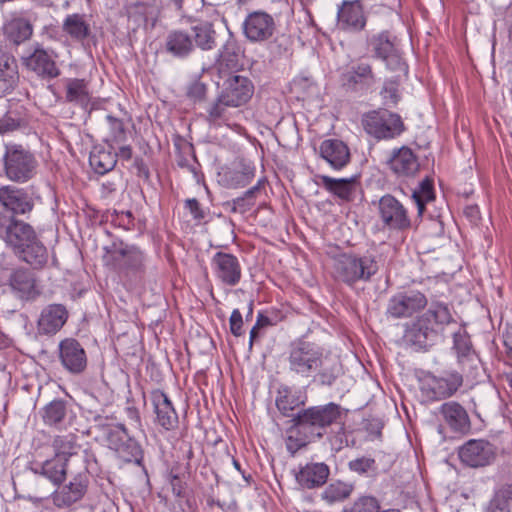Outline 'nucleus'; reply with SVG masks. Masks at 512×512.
I'll use <instances>...</instances> for the list:
<instances>
[{
  "label": "nucleus",
  "mask_w": 512,
  "mask_h": 512,
  "mask_svg": "<svg viewBox=\"0 0 512 512\" xmlns=\"http://www.w3.org/2000/svg\"><path fill=\"white\" fill-rule=\"evenodd\" d=\"M207 86L203 82L196 80L187 88V96L194 102H201L206 98Z\"/></svg>",
  "instance_id": "56"
},
{
  "label": "nucleus",
  "mask_w": 512,
  "mask_h": 512,
  "mask_svg": "<svg viewBox=\"0 0 512 512\" xmlns=\"http://www.w3.org/2000/svg\"><path fill=\"white\" fill-rule=\"evenodd\" d=\"M340 417V407L329 403L323 406L310 407L299 411L293 422L299 434L306 435L308 439L323 437L326 428Z\"/></svg>",
  "instance_id": "4"
},
{
  "label": "nucleus",
  "mask_w": 512,
  "mask_h": 512,
  "mask_svg": "<svg viewBox=\"0 0 512 512\" xmlns=\"http://www.w3.org/2000/svg\"><path fill=\"white\" fill-rule=\"evenodd\" d=\"M114 153L123 160H130L132 158V148L130 145H122L119 147L118 152Z\"/></svg>",
  "instance_id": "64"
},
{
  "label": "nucleus",
  "mask_w": 512,
  "mask_h": 512,
  "mask_svg": "<svg viewBox=\"0 0 512 512\" xmlns=\"http://www.w3.org/2000/svg\"><path fill=\"white\" fill-rule=\"evenodd\" d=\"M353 490L354 486L352 484L337 480L326 486L320 497L328 505H333L348 499Z\"/></svg>",
  "instance_id": "40"
},
{
  "label": "nucleus",
  "mask_w": 512,
  "mask_h": 512,
  "mask_svg": "<svg viewBox=\"0 0 512 512\" xmlns=\"http://www.w3.org/2000/svg\"><path fill=\"white\" fill-rule=\"evenodd\" d=\"M275 21L271 15L263 11H255L247 15L243 22L244 35L251 42H263L272 37Z\"/></svg>",
  "instance_id": "13"
},
{
  "label": "nucleus",
  "mask_w": 512,
  "mask_h": 512,
  "mask_svg": "<svg viewBox=\"0 0 512 512\" xmlns=\"http://www.w3.org/2000/svg\"><path fill=\"white\" fill-rule=\"evenodd\" d=\"M304 404V400L289 388H282L278 391L276 406L284 416H291V412Z\"/></svg>",
  "instance_id": "46"
},
{
  "label": "nucleus",
  "mask_w": 512,
  "mask_h": 512,
  "mask_svg": "<svg viewBox=\"0 0 512 512\" xmlns=\"http://www.w3.org/2000/svg\"><path fill=\"white\" fill-rule=\"evenodd\" d=\"M115 266L119 269H126L140 273L144 270L145 256L139 248L121 243L112 252Z\"/></svg>",
  "instance_id": "23"
},
{
  "label": "nucleus",
  "mask_w": 512,
  "mask_h": 512,
  "mask_svg": "<svg viewBox=\"0 0 512 512\" xmlns=\"http://www.w3.org/2000/svg\"><path fill=\"white\" fill-rule=\"evenodd\" d=\"M19 259L29 264L33 269H43L49 259L48 250L40 241L39 237L28 244L23 250L16 254Z\"/></svg>",
  "instance_id": "34"
},
{
  "label": "nucleus",
  "mask_w": 512,
  "mask_h": 512,
  "mask_svg": "<svg viewBox=\"0 0 512 512\" xmlns=\"http://www.w3.org/2000/svg\"><path fill=\"white\" fill-rule=\"evenodd\" d=\"M379 504L376 498L372 496H362L358 498L350 509H345L344 512H377Z\"/></svg>",
  "instance_id": "54"
},
{
  "label": "nucleus",
  "mask_w": 512,
  "mask_h": 512,
  "mask_svg": "<svg viewBox=\"0 0 512 512\" xmlns=\"http://www.w3.org/2000/svg\"><path fill=\"white\" fill-rule=\"evenodd\" d=\"M454 326H457V321L449 306L433 301L424 313L404 325L401 343L414 351H427L447 328Z\"/></svg>",
  "instance_id": "1"
},
{
  "label": "nucleus",
  "mask_w": 512,
  "mask_h": 512,
  "mask_svg": "<svg viewBox=\"0 0 512 512\" xmlns=\"http://www.w3.org/2000/svg\"><path fill=\"white\" fill-rule=\"evenodd\" d=\"M503 343L506 348V353L512 359V327H507L503 333Z\"/></svg>",
  "instance_id": "61"
},
{
  "label": "nucleus",
  "mask_w": 512,
  "mask_h": 512,
  "mask_svg": "<svg viewBox=\"0 0 512 512\" xmlns=\"http://www.w3.org/2000/svg\"><path fill=\"white\" fill-rule=\"evenodd\" d=\"M219 94L227 102L234 104L238 108L245 105L252 98L254 85L248 77L232 75L224 81Z\"/></svg>",
  "instance_id": "15"
},
{
  "label": "nucleus",
  "mask_w": 512,
  "mask_h": 512,
  "mask_svg": "<svg viewBox=\"0 0 512 512\" xmlns=\"http://www.w3.org/2000/svg\"><path fill=\"white\" fill-rule=\"evenodd\" d=\"M37 237L36 231L30 224L0 212V238L15 255L28 247V244Z\"/></svg>",
  "instance_id": "6"
},
{
  "label": "nucleus",
  "mask_w": 512,
  "mask_h": 512,
  "mask_svg": "<svg viewBox=\"0 0 512 512\" xmlns=\"http://www.w3.org/2000/svg\"><path fill=\"white\" fill-rule=\"evenodd\" d=\"M440 414L451 430L458 433H466L470 430V419L467 411L455 401L441 405Z\"/></svg>",
  "instance_id": "28"
},
{
  "label": "nucleus",
  "mask_w": 512,
  "mask_h": 512,
  "mask_svg": "<svg viewBox=\"0 0 512 512\" xmlns=\"http://www.w3.org/2000/svg\"><path fill=\"white\" fill-rule=\"evenodd\" d=\"M108 437L111 447L119 453L121 458L127 462L140 461L142 450L135 440L131 438L124 440L118 431H110Z\"/></svg>",
  "instance_id": "33"
},
{
  "label": "nucleus",
  "mask_w": 512,
  "mask_h": 512,
  "mask_svg": "<svg viewBox=\"0 0 512 512\" xmlns=\"http://www.w3.org/2000/svg\"><path fill=\"white\" fill-rule=\"evenodd\" d=\"M388 165L398 177L414 176L420 167L416 155L406 146L393 151Z\"/></svg>",
  "instance_id": "27"
},
{
  "label": "nucleus",
  "mask_w": 512,
  "mask_h": 512,
  "mask_svg": "<svg viewBox=\"0 0 512 512\" xmlns=\"http://www.w3.org/2000/svg\"><path fill=\"white\" fill-rule=\"evenodd\" d=\"M330 475V468L323 462H310L301 467L296 474L297 483L304 489L323 486Z\"/></svg>",
  "instance_id": "24"
},
{
  "label": "nucleus",
  "mask_w": 512,
  "mask_h": 512,
  "mask_svg": "<svg viewBox=\"0 0 512 512\" xmlns=\"http://www.w3.org/2000/svg\"><path fill=\"white\" fill-rule=\"evenodd\" d=\"M362 124L365 131L377 139H392L404 130L401 117L386 109L367 113Z\"/></svg>",
  "instance_id": "7"
},
{
  "label": "nucleus",
  "mask_w": 512,
  "mask_h": 512,
  "mask_svg": "<svg viewBox=\"0 0 512 512\" xmlns=\"http://www.w3.org/2000/svg\"><path fill=\"white\" fill-rule=\"evenodd\" d=\"M254 203L249 202L244 196L238 197L233 200V211H236L238 208H241L243 211L250 208Z\"/></svg>",
  "instance_id": "63"
},
{
  "label": "nucleus",
  "mask_w": 512,
  "mask_h": 512,
  "mask_svg": "<svg viewBox=\"0 0 512 512\" xmlns=\"http://www.w3.org/2000/svg\"><path fill=\"white\" fill-rule=\"evenodd\" d=\"M378 271V265L371 256L357 257L342 254L335 259L334 272L338 280L351 286L357 281H369Z\"/></svg>",
  "instance_id": "5"
},
{
  "label": "nucleus",
  "mask_w": 512,
  "mask_h": 512,
  "mask_svg": "<svg viewBox=\"0 0 512 512\" xmlns=\"http://www.w3.org/2000/svg\"><path fill=\"white\" fill-rule=\"evenodd\" d=\"M89 472L86 467L73 475L68 484L53 494V501L58 507L69 506L81 500L87 492Z\"/></svg>",
  "instance_id": "12"
},
{
  "label": "nucleus",
  "mask_w": 512,
  "mask_h": 512,
  "mask_svg": "<svg viewBox=\"0 0 512 512\" xmlns=\"http://www.w3.org/2000/svg\"><path fill=\"white\" fill-rule=\"evenodd\" d=\"M511 503L512 485H505L495 492L484 512H510Z\"/></svg>",
  "instance_id": "44"
},
{
  "label": "nucleus",
  "mask_w": 512,
  "mask_h": 512,
  "mask_svg": "<svg viewBox=\"0 0 512 512\" xmlns=\"http://www.w3.org/2000/svg\"><path fill=\"white\" fill-rule=\"evenodd\" d=\"M35 474H40L51 481L54 485H61L66 479L68 471V458L53 457L42 464L33 467Z\"/></svg>",
  "instance_id": "29"
},
{
  "label": "nucleus",
  "mask_w": 512,
  "mask_h": 512,
  "mask_svg": "<svg viewBox=\"0 0 512 512\" xmlns=\"http://www.w3.org/2000/svg\"><path fill=\"white\" fill-rule=\"evenodd\" d=\"M21 125V119L12 112H7L0 118V134H5L17 130Z\"/></svg>",
  "instance_id": "55"
},
{
  "label": "nucleus",
  "mask_w": 512,
  "mask_h": 512,
  "mask_svg": "<svg viewBox=\"0 0 512 512\" xmlns=\"http://www.w3.org/2000/svg\"><path fill=\"white\" fill-rule=\"evenodd\" d=\"M65 99L69 103L87 107L91 101L89 82L85 79L69 78L65 80Z\"/></svg>",
  "instance_id": "32"
},
{
  "label": "nucleus",
  "mask_w": 512,
  "mask_h": 512,
  "mask_svg": "<svg viewBox=\"0 0 512 512\" xmlns=\"http://www.w3.org/2000/svg\"><path fill=\"white\" fill-rule=\"evenodd\" d=\"M134 166L137 169V175L139 177H142L146 180L149 178V169L141 158L135 159Z\"/></svg>",
  "instance_id": "62"
},
{
  "label": "nucleus",
  "mask_w": 512,
  "mask_h": 512,
  "mask_svg": "<svg viewBox=\"0 0 512 512\" xmlns=\"http://www.w3.org/2000/svg\"><path fill=\"white\" fill-rule=\"evenodd\" d=\"M319 153L320 156L335 170L342 169L350 161L349 148L344 142L338 139L324 140L320 144Z\"/></svg>",
  "instance_id": "26"
},
{
  "label": "nucleus",
  "mask_w": 512,
  "mask_h": 512,
  "mask_svg": "<svg viewBox=\"0 0 512 512\" xmlns=\"http://www.w3.org/2000/svg\"><path fill=\"white\" fill-rule=\"evenodd\" d=\"M0 204L13 214L28 213L34 206L25 190L10 185L0 187Z\"/></svg>",
  "instance_id": "21"
},
{
  "label": "nucleus",
  "mask_w": 512,
  "mask_h": 512,
  "mask_svg": "<svg viewBox=\"0 0 512 512\" xmlns=\"http://www.w3.org/2000/svg\"><path fill=\"white\" fill-rule=\"evenodd\" d=\"M453 349L457 353L459 362H463L465 359L473 360L474 352L470 339L464 330L459 329L453 332Z\"/></svg>",
  "instance_id": "48"
},
{
  "label": "nucleus",
  "mask_w": 512,
  "mask_h": 512,
  "mask_svg": "<svg viewBox=\"0 0 512 512\" xmlns=\"http://www.w3.org/2000/svg\"><path fill=\"white\" fill-rule=\"evenodd\" d=\"M237 108L234 104H230L221 94L207 108V121L215 126L222 124L229 125L231 120V109Z\"/></svg>",
  "instance_id": "38"
},
{
  "label": "nucleus",
  "mask_w": 512,
  "mask_h": 512,
  "mask_svg": "<svg viewBox=\"0 0 512 512\" xmlns=\"http://www.w3.org/2000/svg\"><path fill=\"white\" fill-rule=\"evenodd\" d=\"M59 359L66 371L71 374H80L87 367V355L74 338H65L58 345Z\"/></svg>",
  "instance_id": "11"
},
{
  "label": "nucleus",
  "mask_w": 512,
  "mask_h": 512,
  "mask_svg": "<svg viewBox=\"0 0 512 512\" xmlns=\"http://www.w3.org/2000/svg\"><path fill=\"white\" fill-rule=\"evenodd\" d=\"M5 31L9 40L19 45L32 36L33 27L28 20L17 18L7 24Z\"/></svg>",
  "instance_id": "43"
},
{
  "label": "nucleus",
  "mask_w": 512,
  "mask_h": 512,
  "mask_svg": "<svg viewBox=\"0 0 512 512\" xmlns=\"http://www.w3.org/2000/svg\"><path fill=\"white\" fill-rule=\"evenodd\" d=\"M217 278L228 286H235L241 279V265L236 256L217 252L212 258Z\"/></svg>",
  "instance_id": "18"
},
{
  "label": "nucleus",
  "mask_w": 512,
  "mask_h": 512,
  "mask_svg": "<svg viewBox=\"0 0 512 512\" xmlns=\"http://www.w3.org/2000/svg\"><path fill=\"white\" fill-rule=\"evenodd\" d=\"M428 304L427 297L418 290L398 292L390 297L386 315L393 319L410 318L422 311Z\"/></svg>",
  "instance_id": "8"
},
{
  "label": "nucleus",
  "mask_w": 512,
  "mask_h": 512,
  "mask_svg": "<svg viewBox=\"0 0 512 512\" xmlns=\"http://www.w3.org/2000/svg\"><path fill=\"white\" fill-rule=\"evenodd\" d=\"M167 52L175 57L184 58L194 50V44L191 36L184 31H171L165 41Z\"/></svg>",
  "instance_id": "35"
},
{
  "label": "nucleus",
  "mask_w": 512,
  "mask_h": 512,
  "mask_svg": "<svg viewBox=\"0 0 512 512\" xmlns=\"http://www.w3.org/2000/svg\"><path fill=\"white\" fill-rule=\"evenodd\" d=\"M368 43L372 46L375 56L382 60L395 50L387 32L372 36L368 39Z\"/></svg>",
  "instance_id": "50"
},
{
  "label": "nucleus",
  "mask_w": 512,
  "mask_h": 512,
  "mask_svg": "<svg viewBox=\"0 0 512 512\" xmlns=\"http://www.w3.org/2000/svg\"><path fill=\"white\" fill-rule=\"evenodd\" d=\"M229 324L230 331L234 336L239 337L242 335L243 318L241 312L238 309H234L232 311L229 319Z\"/></svg>",
  "instance_id": "57"
},
{
  "label": "nucleus",
  "mask_w": 512,
  "mask_h": 512,
  "mask_svg": "<svg viewBox=\"0 0 512 512\" xmlns=\"http://www.w3.org/2000/svg\"><path fill=\"white\" fill-rule=\"evenodd\" d=\"M89 163L96 173L104 175L115 167L117 155L112 150L94 147L90 153Z\"/></svg>",
  "instance_id": "39"
},
{
  "label": "nucleus",
  "mask_w": 512,
  "mask_h": 512,
  "mask_svg": "<svg viewBox=\"0 0 512 512\" xmlns=\"http://www.w3.org/2000/svg\"><path fill=\"white\" fill-rule=\"evenodd\" d=\"M68 311L62 304H50L43 308L37 321L39 335L56 334L66 323Z\"/></svg>",
  "instance_id": "17"
},
{
  "label": "nucleus",
  "mask_w": 512,
  "mask_h": 512,
  "mask_svg": "<svg viewBox=\"0 0 512 512\" xmlns=\"http://www.w3.org/2000/svg\"><path fill=\"white\" fill-rule=\"evenodd\" d=\"M23 64L28 70L43 79H53L60 75V70L53 57L39 46L30 55L23 58Z\"/></svg>",
  "instance_id": "19"
},
{
  "label": "nucleus",
  "mask_w": 512,
  "mask_h": 512,
  "mask_svg": "<svg viewBox=\"0 0 512 512\" xmlns=\"http://www.w3.org/2000/svg\"><path fill=\"white\" fill-rule=\"evenodd\" d=\"M378 212L384 227L389 230L405 231L412 226L405 206L390 194H386L379 199Z\"/></svg>",
  "instance_id": "9"
},
{
  "label": "nucleus",
  "mask_w": 512,
  "mask_h": 512,
  "mask_svg": "<svg viewBox=\"0 0 512 512\" xmlns=\"http://www.w3.org/2000/svg\"><path fill=\"white\" fill-rule=\"evenodd\" d=\"M290 433L286 439V448L292 455L302 447H305L309 442L314 441L313 439H308L306 435L299 434L295 425Z\"/></svg>",
  "instance_id": "53"
},
{
  "label": "nucleus",
  "mask_w": 512,
  "mask_h": 512,
  "mask_svg": "<svg viewBox=\"0 0 512 512\" xmlns=\"http://www.w3.org/2000/svg\"><path fill=\"white\" fill-rule=\"evenodd\" d=\"M338 25L343 30L358 32L366 25V16L358 0L343 1L337 13Z\"/></svg>",
  "instance_id": "22"
},
{
  "label": "nucleus",
  "mask_w": 512,
  "mask_h": 512,
  "mask_svg": "<svg viewBox=\"0 0 512 512\" xmlns=\"http://www.w3.org/2000/svg\"><path fill=\"white\" fill-rule=\"evenodd\" d=\"M62 32L74 42L83 43L90 35V24L85 15L73 13L67 15L62 23Z\"/></svg>",
  "instance_id": "30"
},
{
  "label": "nucleus",
  "mask_w": 512,
  "mask_h": 512,
  "mask_svg": "<svg viewBox=\"0 0 512 512\" xmlns=\"http://www.w3.org/2000/svg\"><path fill=\"white\" fill-rule=\"evenodd\" d=\"M36 156L20 144H6L3 155L4 174L11 182L24 184L32 180L38 172Z\"/></svg>",
  "instance_id": "3"
},
{
  "label": "nucleus",
  "mask_w": 512,
  "mask_h": 512,
  "mask_svg": "<svg viewBox=\"0 0 512 512\" xmlns=\"http://www.w3.org/2000/svg\"><path fill=\"white\" fill-rule=\"evenodd\" d=\"M18 82L17 60L7 47L0 45V97L12 92Z\"/></svg>",
  "instance_id": "20"
},
{
  "label": "nucleus",
  "mask_w": 512,
  "mask_h": 512,
  "mask_svg": "<svg viewBox=\"0 0 512 512\" xmlns=\"http://www.w3.org/2000/svg\"><path fill=\"white\" fill-rule=\"evenodd\" d=\"M434 191H433V182L432 180L426 178L420 182L419 188L413 191L412 199L414 200L417 210L418 216L422 217L426 204L432 200H434Z\"/></svg>",
  "instance_id": "47"
},
{
  "label": "nucleus",
  "mask_w": 512,
  "mask_h": 512,
  "mask_svg": "<svg viewBox=\"0 0 512 512\" xmlns=\"http://www.w3.org/2000/svg\"><path fill=\"white\" fill-rule=\"evenodd\" d=\"M288 367L290 372L301 377L314 378L321 384L330 386L341 372V365L330 357L316 343L298 339L289 346Z\"/></svg>",
  "instance_id": "2"
},
{
  "label": "nucleus",
  "mask_w": 512,
  "mask_h": 512,
  "mask_svg": "<svg viewBox=\"0 0 512 512\" xmlns=\"http://www.w3.org/2000/svg\"><path fill=\"white\" fill-rule=\"evenodd\" d=\"M344 82L349 87L370 88L376 83V76L368 63H357L344 74Z\"/></svg>",
  "instance_id": "31"
},
{
  "label": "nucleus",
  "mask_w": 512,
  "mask_h": 512,
  "mask_svg": "<svg viewBox=\"0 0 512 512\" xmlns=\"http://www.w3.org/2000/svg\"><path fill=\"white\" fill-rule=\"evenodd\" d=\"M194 41L197 47L202 50H212L216 45V31L212 23L199 22L192 27Z\"/></svg>",
  "instance_id": "42"
},
{
  "label": "nucleus",
  "mask_w": 512,
  "mask_h": 512,
  "mask_svg": "<svg viewBox=\"0 0 512 512\" xmlns=\"http://www.w3.org/2000/svg\"><path fill=\"white\" fill-rule=\"evenodd\" d=\"M67 414L66 403L63 400H53L48 403L42 411V419L46 425H60Z\"/></svg>",
  "instance_id": "45"
},
{
  "label": "nucleus",
  "mask_w": 512,
  "mask_h": 512,
  "mask_svg": "<svg viewBox=\"0 0 512 512\" xmlns=\"http://www.w3.org/2000/svg\"><path fill=\"white\" fill-rule=\"evenodd\" d=\"M196 1L197 0H170V3L182 16H188L193 11Z\"/></svg>",
  "instance_id": "59"
},
{
  "label": "nucleus",
  "mask_w": 512,
  "mask_h": 512,
  "mask_svg": "<svg viewBox=\"0 0 512 512\" xmlns=\"http://www.w3.org/2000/svg\"><path fill=\"white\" fill-rule=\"evenodd\" d=\"M186 208L189 210L191 215L193 216L194 220L196 221H202L206 217L205 210L201 207L198 200L195 198L193 199H187L186 202Z\"/></svg>",
  "instance_id": "58"
},
{
  "label": "nucleus",
  "mask_w": 512,
  "mask_h": 512,
  "mask_svg": "<svg viewBox=\"0 0 512 512\" xmlns=\"http://www.w3.org/2000/svg\"><path fill=\"white\" fill-rule=\"evenodd\" d=\"M150 400L155 414V423L167 431L176 428L178 414L167 394L160 389H155L150 393Z\"/></svg>",
  "instance_id": "16"
},
{
  "label": "nucleus",
  "mask_w": 512,
  "mask_h": 512,
  "mask_svg": "<svg viewBox=\"0 0 512 512\" xmlns=\"http://www.w3.org/2000/svg\"><path fill=\"white\" fill-rule=\"evenodd\" d=\"M348 468L360 476L375 477L378 474V467L373 458L359 457L348 462Z\"/></svg>",
  "instance_id": "49"
},
{
  "label": "nucleus",
  "mask_w": 512,
  "mask_h": 512,
  "mask_svg": "<svg viewBox=\"0 0 512 512\" xmlns=\"http://www.w3.org/2000/svg\"><path fill=\"white\" fill-rule=\"evenodd\" d=\"M109 135L105 138L107 143L121 144L127 140V133L122 120L111 115L106 116Z\"/></svg>",
  "instance_id": "51"
},
{
  "label": "nucleus",
  "mask_w": 512,
  "mask_h": 512,
  "mask_svg": "<svg viewBox=\"0 0 512 512\" xmlns=\"http://www.w3.org/2000/svg\"><path fill=\"white\" fill-rule=\"evenodd\" d=\"M9 285L18 297L24 300H33L40 294L34 274L25 268L16 269L11 273Z\"/></svg>",
  "instance_id": "25"
},
{
  "label": "nucleus",
  "mask_w": 512,
  "mask_h": 512,
  "mask_svg": "<svg viewBox=\"0 0 512 512\" xmlns=\"http://www.w3.org/2000/svg\"><path fill=\"white\" fill-rule=\"evenodd\" d=\"M496 454V447L485 439L468 440L458 451L461 462L471 468L490 465L494 462Z\"/></svg>",
  "instance_id": "10"
},
{
  "label": "nucleus",
  "mask_w": 512,
  "mask_h": 512,
  "mask_svg": "<svg viewBox=\"0 0 512 512\" xmlns=\"http://www.w3.org/2000/svg\"><path fill=\"white\" fill-rule=\"evenodd\" d=\"M322 186L342 200L349 201L356 188L355 178L335 179L326 175L320 176Z\"/></svg>",
  "instance_id": "36"
},
{
  "label": "nucleus",
  "mask_w": 512,
  "mask_h": 512,
  "mask_svg": "<svg viewBox=\"0 0 512 512\" xmlns=\"http://www.w3.org/2000/svg\"><path fill=\"white\" fill-rule=\"evenodd\" d=\"M463 379L459 373H451L447 377L428 376L421 390L430 400H440L452 396L462 385Z\"/></svg>",
  "instance_id": "14"
},
{
  "label": "nucleus",
  "mask_w": 512,
  "mask_h": 512,
  "mask_svg": "<svg viewBox=\"0 0 512 512\" xmlns=\"http://www.w3.org/2000/svg\"><path fill=\"white\" fill-rule=\"evenodd\" d=\"M383 61L386 62L387 67L391 70L406 71L405 63L395 50L387 58H384Z\"/></svg>",
  "instance_id": "60"
},
{
  "label": "nucleus",
  "mask_w": 512,
  "mask_h": 512,
  "mask_svg": "<svg viewBox=\"0 0 512 512\" xmlns=\"http://www.w3.org/2000/svg\"><path fill=\"white\" fill-rule=\"evenodd\" d=\"M254 178V167L241 163L239 167L224 172L221 181L227 188H241Z\"/></svg>",
  "instance_id": "37"
},
{
  "label": "nucleus",
  "mask_w": 512,
  "mask_h": 512,
  "mask_svg": "<svg viewBox=\"0 0 512 512\" xmlns=\"http://www.w3.org/2000/svg\"><path fill=\"white\" fill-rule=\"evenodd\" d=\"M55 451L54 457L68 458V462L71 459L78 460L82 463L85 462L83 456L78 455L77 449L79 448L75 442L74 435H63L56 436L52 443Z\"/></svg>",
  "instance_id": "41"
},
{
  "label": "nucleus",
  "mask_w": 512,
  "mask_h": 512,
  "mask_svg": "<svg viewBox=\"0 0 512 512\" xmlns=\"http://www.w3.org/2000/svg\"><path fill=\"white\" fill-rule=\"evenodd\" d=\"M381 95L386 106H396L400 100L399 82L394 79L386 80L381 90Z\"/></svg>",
  "instance_id": "52"
}]
</instances>
